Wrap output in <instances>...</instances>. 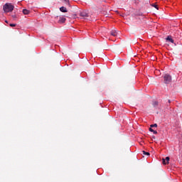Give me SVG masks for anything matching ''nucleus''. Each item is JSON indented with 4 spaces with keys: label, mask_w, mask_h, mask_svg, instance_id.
<instances>
[{
    "label": "nucleus",
    "mask_w": 182,
    "mask_h": 182,
    "mask_svg": "<svg viewBox=\"0 0 182 182\" xmlns=\"http://www.w3.org/2000/svg\"><path fill=\"white\" fill-rule=\"evenodd\" d=\"M117 31H111V35H112V36H117Z\"/></svg>",
    "instance_id": "obj_8"
},
{
    "label": "nucleus",
    "mask_w": 182,
    "mask_h": 182,
    "mask_svg": "<svg viewBox=\"0 0 182 182\" xmlns=\"http://www.w3.org/2000/svg\"><path fill=\"white\" fill-rule=\"evenodd\" d=\"M151 127H157V124H151Z\"/></svg>",
    "instance_id": "obj_12"
},
{
    "label": "nucleus",
    "mask_w": 182,
    "mask_h": 182,
    "mask_svg": "<svg viewBox=\"0 0 182 182\" xmlns=\"http://www.w3.org/2000/svg\"><path fill=\"white\" fill-rule=\"evenodd\" d=\"M65 22H66V18L60 16L58 23H65Z\"/></svg>",
    "instance_id": "obj_4"
},
{
    "label": "nucleus",
    "mask_w": 182,
    "mask_h": 182,
    "mask_svg": "<svg viewBox=\"0 0 182 182\" xmlns=\"http://www.w3.org/2000/svg\"><path fill=\"white\" fill-rule=\"evenodd\" d=\"M80 16H82V18H83V19H87V18H89V14H87V12L86 11H82L80 14Z\"/></svg>",
    "instance_id": "obj_3"
},
{
    "label": "nucleus",
    "mask_w": 182,
    "mask_h": 182,
    "mask_svg": "<svg viewBox=\"0 0 182 182\" xmlns=\"http://www.w3.org/2000/svg\"><path fill=\"white\" fill-rule=\"evenodd\" d=\"M58 18H59V16H56V17H55V19H58Z\"/></svg>",
    "instance_id": "obj_18"
},
{
    "label": "nucleus",
    "mask_w": 182,
    "mask_h": 182,
    "mask_svg": "<svg viewBox=\"0 0 182 182\" xmlns=\"http://www.w3.org/2000/svg\"><path fill=\"white\" fill-rule=\"evenodd\" d=\"M165 161H166L167 164H168V161H170V157H166Z\"/></svg>",
    "instance_id": "obj_11"
},
{
    "label": "nucleus",
    "mask_w": 182,
    "mask_h": 182,
    "mask_svg": "<svg viewBox=\"0 0 182 182\" xmlns=\"http://www.w3.org/2000/svg\"><path fill=\"white\" fill-rule=\"evenodd\" d=\"M168 103H171V101L170 100H168Z\"/></svg>",
    "instance_id": "obj_17"
},
{
    "label": "nucleus",
    "mask_w": 182,
    "mask_h": 182,
    "mask_svg": "<svg viewBox=\"0 0 182 182\" xmlns=\"http://www.w3.org/2000/svg\"><path fill=\"white\" fill-rule=\"evenodd\" d=\"M166 41H168V42H171V43H174V40H173V38H171V36H168L166 38Z\"/></svg>",
    "instance_id": "obj_6"
},
{
    "label": "nucleus",
    "mask_w": 182,
    "mask_h": 182,
    "mask_svg": "<svg viewBox=\"0 0 182 182\" xmlns=\"http://www.w3.org/2000/svg\"><path fill=\"white\" fill-rule=\"evenodd\" d=\"M153 105H154V106H158L159 102H154L153 103Z\"/></svg>",
    "instance_id": "obj_14"
},
{
    "label": "nucleus",
    "mask_w": 182,
    "mask_h": 182,
    "mask_svg": "<svg viewBox=\"0 0 182 182\" xmlns=\"http://www.w3.org/2000/svg\"><path fill=\"white\" fill-rule=\"evenodd\" d=\"M60 12H68V9L65 6H62L60 8Z\"/></svg>",
    "instance_id": "obj_7"
},
{
    "label": "nucleus",
    "mask_w": 182,
    "mask_h": 182,
    "mask_svg": "<svg viewBox=\"0 0 182 182\" xmlns=\"http://www.w3.org/2000/svg\"><path fill=\"white\" fill-rule=\"evenodd\" d=\"M14 8H15V7L14 6V5H12V4L6 3L4 6L3 9H4V12H12L14 11Z\"/></svg>",
    "instance_id": "obj_1"
},
{
    "label": "nucleus",
    "mask_w": 182,
    "mask_h": 182,
    "mask_svg": "<svg viewBox=\"0 0 182 182\" xmlns=\"http://www.w3.org/2000/svg\"><path fill=\"white\" fill-rule=\"evenodd\" d=\"M149 132H151L154 134H157V131H154L152 128H149Z\"/></svg>",
    "instance_id": "obj_9"
},
{
    "label": "nucleus",
    "mask_w": 182,
    "mask_h": 182,
    "mask_svg": "<svg viewBox=\"0 0 182 182\" xmlns=\"http://www.w3.org/2000/svg\"><path fill=\"white\" fill-rule=\"evenodd\" d=\"M142 153L144 156H150V153L146 152V151H142Z\"/></svg>",
    "instance_id": "obj_10"
},
{
    "label": "nucleus",
    "mask_w": 182,
    "mask_h": 182,
    "mask_svg": "<svg viewBox=\"0 0 182 182\" xmlns=\"http://www.w3.org/2000/svg\"><path fill=\"white\" fill-rule=\"evenodd\" d=\"M163 164H168L167 161H166V159H163Z\"/></svg>",
    "instance_id": "obj_13"
},
{
    "label": "nucleus",
    "mask_w": 182,
    "mask_h": 182,
    "mask_svg": "<svg viewBox=\"0 0 182 182\" xmlns=\"http://www.w3.org/2000/svg\"><path fill=\"white\" fill-rule=\"evenodd\" d=\"M6 23H8V21H6Z\"/></svg>",
    "instance_id": "obj_19"
},
{
    "label": "nucleus",
    "mask_w": 182,
    "mask_h": 182,
    "mask_svg": "<svg viewBox=\"0 0 182 182\" xmlns=\"http://www.w3.org/2000/svg\"><path fill=\"white\" fill-rule=\"evenodd\" d=\"M152 6H154V7L156 8V9H159V8H157V5L153 4Z\"/></svg>",
    "instance_id": "obj_16"
},
{
    "label": "nucleus",
    "mask_w": 182,
    "mask_h": 182,
    "mask_svg": "<svg viewBox=\"0 0 182 182\" xmlns=\"http://www.w3.org/2000/svg\"><path fill=\"white\" fill-rule=\"evenodd\" d=\"M23 14L24 15H29V14H31V11H29L26 9H23Z\"/></svg>",
    "instance_id": "obj_5"
},
{
    "label": "nucleus",
    "mask_w": 182,
    "mask_h": 182,
    "mask_svg": "<svg viewBox=\"0 0 182 182\" xmlns=\"http://www.w3.org/2000/svg\"><path fill=\"white\" fill-rule=\"evenodd\" d=\"M10 26H11V27L16 26V24L11 23Z\"/></svg>",
    "instance_id": "obj_15"
},
{
    "label": "nucleus",
    "mask_w": 182,
    "mask_h": 182,
    "mask_svg": "<svg viewBox=\"0 0 182 182\" xmlns=\"http://www.w3.org/2000/svg\"><path fill=\"white\" fill-rule=\"evenodd\" d=\"M164 83H166V85L171 83V75L168 74H165L164 76Z\"/></svg>",
    "instance_id": "obj_2"
}]
</instances>
